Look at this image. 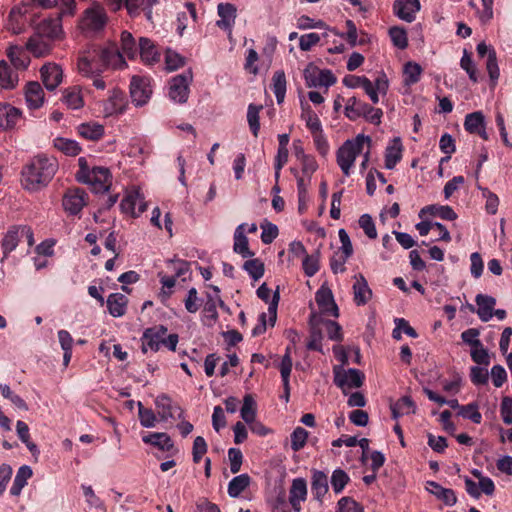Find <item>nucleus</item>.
<instances>
[{"label":"nucleus","instance_id":"obj_33","mask_svg":"<svg viewBox=\"0 0 512 512\" xmlns=\"http://www.w3.org/2000/svg\"><path fill=\"white\" fill-rule=\"evenodd\" d=\"M33 471L30 466L22 465L16 472L12 486L10 488V494L18 497L22 489L27 485L28 480L32 477Z\"/></svg>","mask_w":512,"mask_h":512},{"label":"nucleus","instance_id":"obj_57","mask_svg":"<svg viewBox=\"0 0 512 512\" xmlns=\"http://www.w3.org/2000/svg\"><path fill=\"white\" fill-rule=\"evenodd\" d=\"M262 109V106H256L253 104H250L248 106L247 111V121L249 124V127L251 129V132L255 137L258 136L259 130H260V122H259V112Z\"/></svg>","mask_w":512,"mask_h":512},{"label":"nucleus","instance_id":"obj_29","mask_svg":"<svg viewBox=\"0 0 512 512\" xmlns=\"http://www.w3.org/2000/svg\"><path fill=\"white\" fill-rule=\"evenodd\" d=\"M475 302L478 306L477 315L483 322H488L493 317V309L496 305V299L489 295L478 294L475 297Z\"/></svg>","mask_w":512,"mask_h":512},{"label":"nucleus","instance_id":"obj_52","mask_svg":"<svg viewBox=\"0 0 512 512\" xmlns=\"http://www.w3.org/2000/svg\"><path fill=\"white\" fill-rule=\"evenodd\" d=\"M485 125V117L481 111L467 114L464 121L465 130L471 134L481 130Z\"/></svg>","mask_w":512,"mask_h":512},{"label":"nucleus","instance_id":"obj_9","mask_svg":"<svg viewBox=\"0 0 512 512\" xmlns=\"http://www.w3.org/2000/svg\"><path fill=\"white\" fill-rule=\"evenodd\" d=\"M364 379V373L355 368L334 370V383L345 395L352 389L360 388Z\"/></svg>","mask_w":512,"mask_h":512},{"label":"nucleus","instance_id":"obj_15","mask_svg":"<svg viewBox=\"0 0 512 512\" xmlns=\"http://www.w3.org/2000/svg\"><path fill=\"white\" fill-rule=\"evenodd\" d=\"M155 406L157 414L162 421H167L176 416L177 418H183L184 411L178 405L174 404L170 397L167 395H159L155 399Z\"/></svg>","mask_w":512,"mask_h":512},{"label":"nucleus","instance_id":"obj_4","mask_svg":"<svg viewBox=\"0 0 512 512\" xmlns=\"http://www.w3.org/2000/svg\"><path fill=\"white\" fill-rule=\"evenodd\" d=\"M77 180L90 185L95 192H105L111 185L110 170L102 166L90 167L85 157L78 159Z\"/></svg>","mask_w":512,"mask_h":512},{"label":"nucleus","instance_id":"obj_1","mask_svg":"<svg viewBox=\"0 0 512 512\" xmlns=\"http://www.w3.org/2000/svg\"><path fill=\"white\" fill-rule=\"evenodd\" d=\"M59 168L53 156L38 154L34 156L21 171L22 187L29 192H38L47 187Z\"/></svg>","mask_w":512,"mask_h":512},{"label":"nucleus","instance_id":"obj_11","mask_svg":"<svg viewBox=\"0 0 512 512\" xmlns=\"http://www.w3.org/2000/svg\"><path fill=\"white\" fill-rule=\"evenodd\" d=\"M126 107L125 93L119 88H113L109 91L108 98L103 102V113L105 117L119 115L124 113Z\"/></svg>","mask_w":512,"mask_h":512},{"label":"nucleus","instance_id":"obj_8","mask_svg":"<svg viewBox=\"0 0 512 512\" xmlns=\"http://www.w3.org/2000/svg\"><path fill=\"white\" fill-rule=\"evenodd\" d=\"M129 90L132 103L135 106L142 107L146 105L153 93L151 78L139 75L132 76Z\"/></svg>","mask_w":512,"mask_h":512},{"label":"nucleus","instance_id":"obj_46","mask_svg":"<svg viewBox=\"0 0 512 512\" xmlns=\"http://www.w3.org/2000/svg\"><path fill=\"white\" fill-rule=\"evenodd\" d=\"M16 432H17L19 439L22 441V443L25 444V446L31 452V454L33 456H38L40 451L38 449V446L34 442L31 441L29 427L24 421H22V420L17 421Z\"/></svg>","mask_w":512,"mask_h":512},{"label":"nucleus","instance_id":"obj_23","mask_svg":"<svg viewBox=\"0 0 512 512\" xmlns=\"http://www.w3.org/2000/svg\"><path fill=\"white\" fill-rule=\"evenodd\" d=\"M166 334L167 328L162 325L147 329L143 334V351H158Z\"/></svg>","mask_w":512,"mask_h":512},{"label":"nucleus","instance_id":"obj_31","mask_svg":"<svg viewBox=\"0 0 512 512\" xmlns=\"http://www.w3.org/2000/svg\"><path fill=\"white\" fill-rule=\"evenodd\" d=\"M245 226L246 224L242 223L235 229L233 250L235 253L247 258L253 256L254 253L249 249L248 238L245 235Z\"/></svg>","mask_w":512,"mask_h":512},{"label":"nucleus","instance_id":"obj_6","mask_svg":"<svg viewBox=\"0 0 512 512\" xmlns=\"http://www.w3.org/2000/svg\"><path fill=\"white\" fill-rule=\"evenodd\" d=\"M193 80L191 69L185 70L179 75L174 76L168 87V96L171 101L178 104L187 102L190 93V84Z\"/></svg>","mask_w":512,"mask_h":512},{"label":"nucleus","instance_id":"obj_25","mask_svg":"<svg viewBox=\"0 0 512 512\" xmlns=\"http://www.w3.org/2000/svg\"><path fill=\"white\" fill-rule=\"evenodd\" d=\"M22 118V111L8 103H0V129L13 128Z\"/></svg>","mask_w":512,"mask_h":512},{"label":"nucleus","instance_id":"obj_53","mask_svg":"<svg viewBox=\"0 0 512 512\" xmlns=\"http://www.w3.org/2000/svg\"><path fill=\"white\" fill-rule=\"evenodd\" d=\"M137 46L132 34L128 31L121 33V51L122 57L127 56L128 58H134L137 54Z\"/></svg>","mask_w":512,"mask_h":512},{"label":"nucleus","instance_id":"obj_22","mask_svg":"<svg viewBox=\"0 0 512 512\" xmlns=\"http://www.w3.org/2000/svg\"><path fill=\"white\" fill-rule=\"evenodd\" d=\"M217 14L220 18L216 21L217 27L231 33L237 16L235 5L231 3H220L217 6Z\"/></svg>","mask_w":512,"mask_h":512},{"label":"nucleus","instance_id":"obj_60","mask_svg":"<svg viewBox=\"0 0 512 512\" xmlns=\"http://www.w3.org/2000/svg\"><path fill=\"white\" fill-rule=\"evenodd\" d=\"M482 193V197L486 200L485 209L490 215H494L498 211L499 198L498 196L490 191L488 188L479 187Z\"/></svg>","mask_w":512,"mask_h":512},{"label":"nucleus","instance_id":"obj_5","mask_svg":"<svg viewBox=\"0 0 512 512\" xmlns=\"http://www.w3.org/2000/svg\"><path fill=\"white\" fill-rule=\"evenodd\" d=\"M107 20L104 7L99 3H94L83 12L79 28L85 33H97L104 29Z\"/></svg>","mask_w":512,"mask_h":512},{"label":"nucleus","instance_id":"obj_7","mask_svg":"<svg viewBox=\"0 0 512 512\" xmlns=\"http://www.w3.org/2000/svg\"><path fill=\"white\" fill-rule=\"evenodd\" d=\"M303 76L307 87H325V92H327L328 88L334 85L337 81L331 70L319 69L312 63L306 66L303 72Z\"/></svg>","mask_w":512,"mask_h":512},{"label":"nucleus","instance_id":"obj_27","mask_svg":"<svg viewBox=\"0 0 512 512\" xmlns=\"http://www.w3.org/2000/svg\"><path fill=\"white\" fill-rule=\"evenodd\" d=\"M26 49L35 57H43L50 53L52 41L35 32L27 41Z\"/></svg>","mask_w":512,"mask_h":512},{"label":"nucleus","instance_id":"obj_24","mask_svg":"<svg viewBox=\"0 0 512 512\" xmlns=\"http://www.w3.org/2000/svg\"><path fill=\"white\" fill-rule=\"evenodd\" d=\"M35 32L52 42L59 39L63 33L60 17L44 19L38 24Z\"/></svg>","mask_w":512,"mask_h":512},{"label":"nucleus","instance_id":"obj_2","mask_svg":"<svg viewBox=\"0 0 512 512\" xmlns=\"http://www.w3.org/2000/svg\"><path fill=\"white\" fill-rule=\"evenodd\" d=\"M78 70L85 77H93L105 69H123L126 62L116 45L111 44L101 49H95L89 57L78 61Z\"/></svg>","mask_w":512,"mask_h":512},{"label":"nucleus","instance_id":"obj_50","mask_svg":"<svg viewBox=\"0 0 512 512\" xmlns=\"http://www.w3.org/2000/svg\"><path fill=\"white\" fill-rule=\"evenodd\" d=\"M250 485L248 474H240L232 478L228 484V495L237 498Z\"/></svg>","mask_w":512,"mask_h":512},{"label":"nucleus","instance_id":"obj_30","mask_svg":"<svg viewBox=\"0 0 512 512\" xmlns=\"http://www.w3.org/2000/svg\"><path fill=\"white\" fill-rule=\"evenodd\" d=\"M403 146L401 139L395 137L385 150V168L392 170L397 163L402 159Z\"/></svg>","mask_w":512,"mask_h":512},{"label":"nucleus","instance_id":"obj_49","mask_svg":"<svg viewBox=\"0 0 512 512\" xmlns=\"http://www.w3.org/2000/svg\"><path fill=\"white\" fill-rule=\"evenodd\" d=\"M301 119L305 122L312 135L323 131L321 121L311 107L302 108Z\"/></svg>","mask_w":512,"mask_h":512},{"label":"nucleus","instance_id":"obj_19","mask_svg":"<svg viewBox=\"0 0 512 512\" xmlns=\"http://www.w3.org/2000/svg\"><path fill=\"white\" fill-rule=\"evenodd\" d=\"M421 9L419 0H396L393 4L394 14L401 20L411 23Z\"/></svg>","mask_w":512,"mask_h":512},{"label":"nucleus","instance_id":"obj_41","mask_svg":"<svg viewBox=\"0 0 512 512\" xmlns=\"http://www.w3.org/2000/svg\"><path fill=\"white\" fill-rule=\"evenodd\" d=\"M19 82L18 73L6 62H0V87L3 89H13Z\"/></svg>","mask_w":512,"mask_h":512},{"label":"nucleus","instance_id":"obj_13","mask_svg":"<svg viewBox=\"0 0 512 512\" xmlns=\"http://www.w3.org/2000/svg\"><path fill=\"white\" fill-rule=\"evenodd\" d=\"M315 301L323 314L333 317L339 316L338 306L329 287L322 285L315 294Z\"/></svg>","mask_w":512,"mask_h":512},{"label":"nucleus","instance_id":"obj_12","mask_svg":"<svg viewBox=\"0 0 512 512\" xmlns=\"http://www.w3.org/2000/svg\"><path fill=\"white\" fill-rule=\"evenodd\" d=\"M120 208L125 214L138 216L146 210L144 197L139 190H132L121 200Z\"/></svg>","mask_w":512,"mask_h":512},{"label":"nucleus","instance_id":"obj_14","mask_svg":"<svg viewBox=\"0 0 512 512\" xmlns=\"http://www.w3.org/2000/svg\"><path fill=\"white\" fill-rule=\"evenodd\" d=\"M28 12V6L25 4H20L14 6L7 17L6 21V29L11 31L13 34H20L24 31L26 26V14Z\"/></svg>","mask_w":512,"mask_h":512},{"label":"nucleus","instance_id":"obj_45","mask_svg":"<svg viewBox=\"0 0 512 512\" xmlns=\"http://www.w3.org/2000/svg\"><path fill=\"white\" fill-rule=\"evenodd\" d=\"M311 490L317 500H321L328 492V478L322 471H314L312 475Z\"/></svg>","mask_w":512,"mask_h":512},{"label":"nucleus","instance_id":"obj_21","mask_svg":"<svg viewBox=\"0 0 512 512\" xmlns=\"http://www.w3.org/2000/svg\"><path fill=\"white\" fill-rule=\"evenodd\" d=\"M389 88L387 76L382 73L374 82L370 79L364 81L362 89L368 95L373 104L379 103V95H386Z\"/></svg>","mask_w":512,"mask_h":512},{"label":"nucleus","instance_id":"obj_10","mask_svg":"<svg viewBox=\"0 0 512 512\" xmlns=\"http://www.w3.org/2000/svg\"><path fill=\"white\" fill-rule=\"evenodd\" d=\"M87 194L81 188L68 189L62 199V206L69 215H77L87 204Z\"/></svg>","mask_w":512,"mask_h":512},{"label":"nucleus","instance_id":"obj_39","mask_svg":"<svg viewBox=\"0 0 512 512\" xmlns=\"http://www.w3.org/2000/svg\"><path fill=\"white\" fill-rule=\"evenodd\" d=\"M7 57L16 69L25 70L30 63V59L24 48L17 45L9 46L7 49Z\"/></svg>","mask_w":512,"mask_h":512},{"label":"nucleus","instance_id":"obj_61","mask_svg":"<svg viewBox=\"0 0 512 512\" xmlns=\"http://www.w3.org/2000/svg\"><path fill=\"white\" fill-rule=\"evenodd\" d=\"M348 481L349 476L344 470L336 469L333 471L331 476V486L336 494H339L343 491Z\"/></svg>","mask_w":512,"mask_h":512},{"label":"nucleus","instance_id":"obj_43","mask_svg":"<svg viewBox=\"0 0 512 512\" xmlns=\"http://www.w3.org/2000/svg\"><path fill=\"white\" fill-rule=\"evenodd\" d=\"M21 240L19 226H14L7 231L5 234L1 247L3 251L2 261L8 257V255L16 249L19 241Z\"/></svg>","mask_w":512,"mask_h":512},{"label":"nucleus","instance_id":"obj_62","mask_svg":"<svg viewBox=\"0 0 512 512\" xmlns=\"http://www.w3.org/2000/svg\"><path fill=\"white\" fill-rule=\"evenodd\" d=\"M392 43L399 49H405L408 46V38L405 29L392 27L389 30Z\"/></svg>","mask_w":512,"mask_h":512},{"label":"nucleus","instance_id":"obj_56","mask_svg":"<svg viewBox=\"0 0 512 512\" xmlns=\"http://www.w3.org/2000/svg\"><path fill=\"white\" fill-rule=\"evenodd\" d=\"M243 269L255 281L264 275V264L260 259L247 260L243 265Z\"/></svg>","mask_w":512,"mask_h":512},{"label":"nucleus","instance_id":"obj_26","mask_svg":"<svg viewBox=\"0 0 512 512\" xmlns=\"http://www.w3.org/2000/svg\"><path fill=\"white\" fill-rule=\"evenodd\" d=\"M353 284V300L357 306H363L368 303L372 297V290L369 288L365 277L358 274Z\"/></svg>","mask_w":512,"mask_h":512},{"label":"nucleus","instance_id":"obj_34","mask_svg":"<svg viewBox=\"0 0 512 512\" xmlns=\"http://www.w3.org/2000/svg\"><path fill=\"white\" fill-rule=\"evenodd\" d=\"M62 101L70 109L77 110L84 106V99L79 86L68 87L62 92Z\"/></svg>","mask_w":512,"mask_h":512},{"label":"nucleus","instance_id":"obj_3","mask_svg":"<svg viewBox=\"0 0 512 512\" xmlns=\"http://www.w3.org/2000/svg\"><path fill=\"white\" fill-rule=\"evenodd\" d=\"M371 147V138L364 134H358L352 139L346 140L336 152V162L342 173L348 177L351 175L356 158L363 152L364 146Z\"/></svg>","mask_w":512,"mask_h":512},{"label":"nucleus","instance_id":"obj_48","mask_svg":"<svg viewBox=\"0 0 512 512\" xmlns=\"http://www.w3.org/2000/svg\"><path fill=\"white\" fill-rule=\"evenodd\" d=\"M423 70L422 67L416 63L409 61L404 65L403 69V83L406 86H411L415 83H417L422 74Z\"/></svg>","mask_w":512,"mask_h":512},{"label":"nucleus","instance_id":"obj_54","mask_svg":"<svg viewBox=\"0 0 512 512\" xmlns=\"http://www.w3.org/2000/svg\"><path fill=\"white\" fill-rule=\"evenodd\" d=\"M457 415L469 419L475 424H480L482 421V415L479 412V406L476 402L459 407Z\"/></svg>","mask_w":512,"mask_h":512},{"label":"nucleus","instance_id":"obj_64","mask_svg":"<svg viewBox=\"0 0 512 512\" xmlns=\"http://www.w3.org/2000/svg\"><path fill=\"white\" fill-rule=\"evenodd\" d=\"M185 309L189 313H196L201 305V299L198 297L196 288L192 287L188 290L187 296L184 300Z\"/></svg>","mask_w":512,"mask_h":512},{"label":"nucleus","instance_id":"obj_38","mask_svg":"<svg viewBox=\"0 0 512 512\" xmlns=\"http://www.w3.org/2000/svg\"><path fill=\"white\" fill-rule=\"evenodd\" d=\"M143 442L157 447L162 451H170L173 447V441L167 433L154 432L142 438Z\"/></svg>","mask_w":512,"mask_h":512},{"label":"nucleus","instance_id":"obj_37","mask_svg":"<svg viewBox=\"0 0 512 512\" xmlns=\"http://www.w3.org/2000/svg\"><path fill=\"white\" fill-rule=\"evenodd\" d=\"M78 134L91 141H97L104 136L105 129L104 126L97 122H86L82 123L77 127Z\"/></svg>","mask_w":512,"mask_h":512},{"label":"nucleus","instance_id":"obj_20","mask_svg":"<svg viewBox=\"0 0 512 512\" xmlns=\"http://www.w3.org/2000/svg\"><path fill=\"white\" fill-rule=\"evenodd\" d=\"M25 103L30 111L37 110L44 105V90L38 82L32 81L24 88Z\"/></svg>","mask_w":512,"mask_h":512},{"label":"nucleus","instance_id":"obj_51","mask_svg":"<svg viewBox=\"0 0 512 512\" xmlns=\"http://www.w3.org/2000/svg\"><path fill=\"white\" fill-rule=\"evenodd\" d=\"M257 405L250 394H246L243 398V405L240 409V415L246 424L252 423L256 419Z\"/></svg>","mask_w":512,"mask_h":512},{"label":"nucleus","instance_id":"obj_59","mask_svg":"<svg viewBox=\"0 0 512 512\" xmlns=\"http://www.w3.org/2000/svg\"><path fill=\"white\" fill-rule=\"evenodd\" d=\"M138 416L140 424L145 428H152L156 425V415L152 409L145 408L141 402H138Z\"/></svg>","mask_w":512,"mask_h":512},{"label":"nucleus","instance_id":"obj_28","mask_svg":"<svg viewBox=\"0 0 512 512\" xmlns=\"http://www.w3.org/2000/svg\"><path fill=\"white\" fill-rule=\"evenodd\" d=\"M306 495V481L303 478L294 479L289 492V502L295 511H300L301 502L305 501Z\"/></svg>","mask_w":512,"mask_h":512},{"label":"nucleus","instance_id":"obj_18","mask_svg":"<svg viewBox=\"0 0 512 512\" xmlns=\"http://www.w3.org/2000/svg\"><path fill=\"white\" fill-rule=\"evenodd\" d=\"M213 294H207V300L203 309V322L212 326L218 319L217 305H223L220 298V290L217 286H212Z\"/></svg>","mask_w":512,"mask_h":512},{"label":"nucleus","instance_id":"obj_32","mask_svg":"<svg viewBox=\"0 0 512 512\" xmlns=\"http://www.w3.org/2000/svg\"><path fill=\"white\" fill-rule=\"evenodd\" d=\"M427 490L447 506H453L457 502V497L452 489L444 488L434 481L427 482Z\"/></svg>","mask_w":512,"mask_h":512},{"label":"nucleus","instance_id":"obj_36","mask_svg":"<svg viewBox=\"0 0 512 512\" xmlns=\"http://www.w3.org/2000/svg\"><path fill=\"white\" fill-rule=\"evenodd\" d=\"M426 214L438 216L441 219L448 221L457 219V214L448 205H427L420 210L419 217L422 218Z\"/></svg>","mask_w":512,"mask_h":512},{"label":"nucleus","instance_id":"obj_42","mask_svg":"<svg viewBox=\"0 0 512 512\" xmlns=\"http://www.w3.org/2000/svg\"><path fill=\"white\" fill-rule=\"evenodd\" d=\"M139 53L142 61L147 64L157 62L160 58V54L157 51L155 45L148 38H140Z\"/></svg>","mask_w":512,"mask_h":512},{"label":"nucleus","instance_id":"obj_40","mask_svg":"<svg viewBox=\"0 0 512 512\" xmlns=\"http://www.w3.org/2000/svg\"><path fill=\"white\" fill-rule=\"evenodd\" d=\"M416 405L410 396H403L391 405L392 417L398 419L404 415L414 414Z\"/></svg>","mask_w":512,"mask_h":512},{"label":"nucleus","instance_id":"obj_16","mask_svg":"<svg viewBox=\"0 0 512 512\" xmlns=\"http://www.w3.org/2000/svg\"><path fill=\"white\" fill-rule=\"evenodd\" d=\"M41 80L47 90H55L63 80V70L56 63H46L40 69Z\"/></svg>","mask_w":512,"mask_h":512},{"label":"nucleus","instance_id":"obj_63","mask_svg":"<svg viewBox=\"0 0 512 512\" xmlns=\"http://www.w3.org/2000/svg\"><path fill=\"white\" fill-rule=\"evenodd\" d=\"M460 66L466 71L471 81L477 82V68L467 50H464L463 52V56L460 60Z\"/></svg>","mask_w":512,"mask_h":512},{"label":"nucleus","instance_id":"obj_35","mask_svg":"<svg viewBox=\"0 0 512 512\" xmlns=\"http://www.w3.org/2000/svg\"><path fill=\"white\" fill-rule=\"evenodd\" d=\"M128 299L121 293H112L107 298V308L113 317H121L126 313Z\"/></svg>","mask_w":512,"mask_h":512},{"label":"nucleus","instance_id":"obj_47","mask_svg":"<svg viewBox=\"0 0 512 512\" xmlns=\"http://www.w3.org/2000/svg\"><path fill=\"white\" fill-rule=\"evenodd\" d=\"M54 147L68 156H76L81 152L79 143L75 140L57 137L53 141Z\"/></svg>","mask_w":512,"mask_h":512},{"label":"nucleus","instance_id":"obj_17","mask_svg":"<svg viewBox=\"0 0 512 512\" xmlns=\"http://www.w3.org/2000/svg\"><path fill=\"white\" fill-rule=\"evenodd\" d=\"M256 293L260 299L268 303L269 325L274 326L277 319V307L280 300L279 290L277 289L272 293L266 283H263L259 286Z\"/></svg>","mask_w":512,"mask_h":512},{"label":"nucleus","instance_id":"obj_58","mask_svg":"<svg viewBox=\"0 0 512 512\" xmlns=\"http://www.w3.org/2000/svg\"><path fill=\"white\" fill-rule=\"evenodd\" d=\"M291 449L294 452L301 450L308 439V432L302 427H296L291 433Z\"/></svg>","mask_w":512,"mask_h":512},{"label":"nucleus","instance_id":"obj_44","mask_svg":"<svg viewBox=\"0 0 512 512\" xmlns=\"http://www.w3.org/2000/svg\"><path fill=\"white\" fill-rule=\"evenodd\" d=\"M286 76L283 70H277L272 77L271 88L278 104H282L286 95Z\"/></svg>","mask_w":512,"mask_h":512},{"label":"nucleus","instance_id":"obj_55","mask_svg":"<svg viewBox=\"0 0 512 512\" xmlns=\"http://www.w3.org/2000/svg\"><path fill=\"white\" fill-rule=\"evenodd\" d=\"M302 268L306 276L313 277L320 269L319 252L306 254L302 260Z\"/></svg>","mask_w":512,"mask_h":512}]
</instances>
